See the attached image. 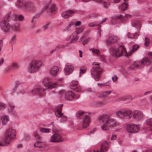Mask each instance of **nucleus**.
Segmentation results:
<instances>
[{
  "mask_svg": "<svg viewBox=\"0 0 152 152\" xmlns=\"http://www.w3.org/2000/svg\"><path fill=\"white\" fill-rule=\"evenodd\" d=\"M118 39V38L117 36H111L106 41L107 45H111L110 51L111 54L116 58L121 56L123 52H126L124 46L118 45L117 42Z\"/></svg>",
  "mask_w": 152,
  "mask_h": 152,
  "instance_id": "obj_1",
  "label": "nucleus"
},
{
  "mask_svg": "<svg viewBox=\"0 0 152 152\" xmlns=\"http://www.w3.org/2000/svg\"><path fill=\"white\" fill-rule=\"evenodd\" d=\"M42 83L43 86L47 87V88H43V89L40 88H35L34 90H32L31 92L32 93L34 92V94L38 95H44L45 94L44 91L46 90L47 89L54 88L57 85V83L56 82L51 84V80L48 78H45L44 80Z\"/></svg>",
  "mask_w": 152,
  "mask_h": 152,
  "instance_id": "obj_2",
  "label": "nucleus"
},
{
  "mask_svg": "<svg viewBox=\"0 0 152 152\" xmlns=\"http://www.w3.org/2000/svg\"><path fill=\"white\" fill-rule=\"evenodd\" d=\"M99 118L100 121L102 120L104 123H105L109 126L113 127L118 125V123L115 119L109 115L103 114Z\"/></svg>",
  "mask_w": 152,
  "mask_h": 152,
  "instance_id": "obj_3",
  "label": "nucleus"
},
{
  "mask_svg": "<svg viewBox=\"0 0 152 152\" xmlns=\"http://www.w3.org/2000/svg\"><path fill=\"white\" fill-rule=\"evenodd\" d=\"M42 62L39 61L34 60L30 63L28 70L30 72H34L38 70L42 66Z\"/></svg>",
  "mask_w": 152,
  "mask_h": 152,
  "instance_id": "obj_4",
  "label": "nucleus"
},
{
  "mask_svg": "<svg viewBox=\"0 0 152 152\" xmlns=\"http://www.w3.org/2000/svg\"><path fill=\"white\" fill-rule=\"evenodd\" d=\"M132 111L129 109L122 110L115 112L116 115L119 117L130 119L132 118Z\"/></svg>",
  "mask_w": 152,
  "mask_h": 152,
  "instance_id": "obj_5",
  "label": "nucleus"
},
{
  "mask_svg": "<svg viewBox=\"0 0 152 152\" xmlns=\"http://www.w3.org/2000/svg\"><path fill=\"white\" fill-rule=\"evenodd\" d=\"M132 26L135 27L138 29V32L135 33V34L131 33L128 32L127 34V36L129 38L136 39L140 35L139 31L140 29L141 25L139 21H135L132 23Z\"/></svg>",
  "mask_w": 152,
  "mask_h": 152,
  "instance_id": "obj_6",
  "label": "nucleus"
},
{
  "mask_svg": "<svg viewBox=\"0 0 152 152\" xmlns=\"http://www.w3.org/2000/svg\"><path fill=\"white\" fill-rule=\"evenodd\" d=\"M102 69L99 66H95L91 70V75L96 81H98L100 78L99 75L102 71Z\"/></svg>",
  "mask_w": 152,
  "mask_h": 152,
  "instance_id": "obj_7",
  "label": "nucleus"
},
{
  "mask_svg": "<svg viewBox=\"0 0 152 152\" xmlns=\"http://www.w3.org/2000/svg\"><path fill=\"white\" fill-rule=\"evenodd\" d=\"M0 27L2 30L5 33L9 32L11 28L10 24L4 20L0 21Z\"/></svg>",
  "mask_w": 152,
  "mask_h": 152,
  "instance_id": "obj_8",
  "label": "nucleus"
},
{
  "mask_svg": "<svg viewBox=\"0 0 152 152\" xmlns=\"http://www.w3.org/2000/svg\"><path fill=\"white\" fill-rule=\"evenodd\" d=\"M50 141L53 142H60L63 141L64 139L59 133H56L51 136Z\"/></svg>",
  "mask_w": 152,
  "mask_h": 152,
  "instance_id": "obj_9",
  "label": "nucleus"
},
{
  "mask_svg": "<svg viewBox=\"0 0 152 152\" xmlns=\"http://www.w3.org/2000/svg\"><path fill=\"white\" fill-rule=\"evenodd\" d=\"M60 93L61 94H64L65 98L68 100H72L73 99H76L75 94L72 91H69L65 93L64 91H61Z\"/></svg>",
  "mask_w": 152,
  "mask_h": 152,
  "instance_id": "obj_10",
  "label": "nucleus"
},
{
  "mask_svg": "<svg viewBox=\"0 0 152 152\" xmlns=\"http://www.w3.org/2000/svg\"><path fill=\"white\" fill-rule=\"evenodd\" d=\"M126 130L128 132L135 133L139 131V127L138 126L133 124H128L127 126Z\"/></svg>",
  "mask_w": 152,
  "mask_h": 152,
  "instance_id": "obj_11",
  "label": "nucleus"
},
{
  "mask_svg": "<svg viewBox=\"0 0 152 152\" xmlns=\"http://www.w3.org/2000/svg\"><path fill=\"white\" fill-rule=\"evenodd\" d=\"M132 118L137 121H139L142 119L143 116V113L138 110L132 111Z\"/></svg>",
  "mask_w": 152,
  "mask_h": 152,
  "instance_id": "obj_12",
  "label": "nucleus"
},
{
  "mask_svg": "<svg viewBox=\"0 0 152 152\" xmlns=\"http://www.w3.org/2000/svg\"><path fill=\"white\" fill-rule=\"evenodd\" d=\"M15 132L14 129L11 128H8L6 130L5 136L11 140L15 137Z\"/></svg>",
  "mask_w": 152,
  "mask_h": 152,
  "instance_id": "obj_13",
  "label": "nucleus"
},
{
  "mask_svg": "<svg viewBox=\"0 0 152 152\" xmlns=\"http://www.w3.org/2000/svg\"><path fill=\"white\" fill-rule=\"evenodd\" d=\"M148 55L149 58L145 57L144 58L141 60L140 62L141 64L145 65H148L152 62V53L151 52H149Z\"/></svg>",
  "mask_w": 152,
  "mask_h": 152,
  "instance_id": "obj_14",
  "label": "nucleus"
},
{
  "mask_svg": "<svg viewBox=\"0 0 152 152\" xmlns=\"http://www.w3.org/2000/svg\"><path fill=\"white\" fill-rule=\"evenodd\" d=\"M10 140H11L5 136L0 138V147L8 146L10 144Z\"/></svg>",
  "mask_w": 152,
  "mask_h": 152,
  "instance_id": "obj_15",
  "label": "nucleus"
},
{
  "mask_svg": "<svg viewBox=\"0 0 152 152\" xmlns=\"http://www.w3.org/2000/svg\"><path fill=\"white\" fill-rule=\"evenodd\" d=\"M78 82L76 81H73L70 83V88L72 90L77 92H79L81 90V87L78 85Z\"/></svg>",
  "mask_w": 152,
  "mask_h": 152,
  "instance_id": "obj_16",
  "label": "nucleus"
},
{
  "mask_svg": "<svg viewBox=\"0 0 152 152\" xmlns=\"http://www.w3.org/2000/svg\"><path fill=\"white\" fill-rule=\"evenodd\" d=\"M25 0H17L15 3V6L18 8H23L26 9V2Z\"/></svg>",
  "mask_w": 152,
  "mask_h": 152,
  "instance_id": "obj_17",
  "label": "nucleus"
},
{
  "mask_svg": "<svg viewBox=\"0 0 152 152\" xmlns=\"http://www.w3.org/2000/svg\"><path fill=\"white\" fill-rule=\"evenodd\" d=\"M75 13V12L73 10H66L62 13L61 16L64 18H67L72 16Z\"/></svg>",
  "mask_w": 152,
  "mask_h": 152,
  "instance_id": "obj_18",
  "label": "nucleus"
},
{
  "mask_svg": "<svg viewBox=\"0 0 152 152\" xmlns=\"http://www.w3.org/2000/svg\"><path fill=\"white\" fill-rule=\"evenodd\" d=\"M90 121L91 119L90 117L88 115H86L83 120V128L87 127L89 125Z\"/></svg>",
  "mask_w": 152,
  "mask_h": 152,
  "instance_id": "obj_19",
  "label": "nucleus"
},
{
  "mask_svg": "<svg viewBox=\"0 0 152 152\" xmlns=\"http://www.w3.org/2000/svg\"><path fill=\"white\" fill-rule=\"evenodd\" d=\"M140 47L138 45H134L132 46V48L131 50L128 53H127V51L126 50V51H124L123 52V53H125V56L126 57H128L129 56L131 55L133 53L135 52L137 49H138Z\"/></svg>",
  "mask_w": 152,
  "mask_h": 152,
  "instance_id": "obj_20",
  "label": "nucleus"
},
{
  "mask_svg": "<svg viewBox=\"0 0 152 152\" xmlns=\"http://www.w3.org/2000/svg\"><path fill=\"white\" fill-rule=\"evenodd\" d=\"M19 65L18 63L16 62L12 63L11 65L6 67L5 68L6 71H7L12 69H17L19 68Z\"/></svg>",
  "mask_w": 152,
  "mask_h": 152,
  "instance_id": "obj_21",
  "label": "nucleus"
},
{
  "mask_svg": "<svg viewBox=\"0 0 152 152\" xmlns=\"http://www.w3.org/2000/svg\"><path fill=\"white\" fill-rule=\"evenodd\" d=\"M74 70L73 66L70 65H66L64 70L65 73L67 75H69Z\"/></svg>",
  "mask_w": 152,
  "mask_h": 152,
  "instance_id": "obj_22",
  "label": "nucleus"
},
{
  "mask_svg": "<svg viewBox=\"0 0 152 152\" xmlns=\"http://www.w3.org/2000/svg\"><path fill=\"white\" fill-rule=\"evenodd\" d=\"M58 71L59 69L58 67L56 66H54L50 69V74L53 76H56L57 75Z\"/></svg>",
  "mask_w": 152,
  "mask_h": 152,
  "instance_id": "obj_23",
  "label": "nucleus"
},
{
  "mask_svg": "<svg viewBox=\"0 0 152 152\" xmlns=\"http://www.w3.org/2000/svg\"><path fill=\"white\" fill-rule=\"evenodd\" d=\"M2 124L4 125H6L8 121H9L8 116L7 115H4L0 118Z\"/></svg>",
  "mask_w": 152,
  "mask_h": 152,
  "instance_id": "obj_24",
  "label": "nucleus"
},
{
  "mask_svg": "<svg viewBox=\"0 0 152 152\" xmlns=\"http://www.w3.org/2000/svg\"><path fill=\"white\" fill-rule=\"evenodd\" d=\"M108 144L105 141L104 143L102 144L101 146V152H105L107 151L108 149Z\"/></svg>",
  "mask_w": 152,
  "mask_h": 152,
  "instance_id": "obj_25",
  "label": "nucleus"
},
{
  "mask_svg": "<svg viewBox=\"0 0 152 152\" xmlns=\"http://www.w3.org/2000/svg\"><path fill=\"white\" fill-rule=\"evenodd\" d=\"M26 10H33L35 7V4L31 2H26Z\"/></svg>",
  "mask_w": 152,
  "mask_h": 152,
  "instance_id": "obj_26",
  "label": "nucleus"
},
{
  "mask_svg": "<svg viewBox=\"0 0 152 152\" xmlns=\"http://www.w3.org/2000/svg\"><path fill=\"white\" fill-rule=\"evenodd\" d=\"M100 1L99 2H96L103 4L104 7L105 8H107L110 5L109 1L108 0H100Z\"/></svg>",
  "mask_w": 152,
  "mask_h": 152,
  "instance_id": "obj_27",
  "label": "nucleus"
},
{
  "mask_svg": "<svg viewBox=\"0 0 152 152\" xmlns=\"http://www.w3.org/2000/svg\"><path fill=\"white\" fill-rule=\"evenodd\" d=\"M14 107L15 106L13 105L12 103H9L8 112L10 114L12 115H15L16 114L15 111L14 110Z\"/></svg>",
  "mask_w": 152,
  "mask_h": 152,
  "instance_id": "obj_28",
  "label": "nucleus"
},
{
  "mask_svg": "<svg viewBox=\"0 0 152 152\" xmlns=\"http://www.w3.org/2000/svg\"><path fill=\"white\" fill-rule=\"evenodd\" d=\"M128 6V4L126 2H124L119 7L120 9L122 11H124L127 8Z\"/></svg>",
  "mask_w": 152,
  "mask_h": 152,
  "instance_id": "obj_29",
  "label": "nucleus"
},
{
  "mask_svg": "<svg viewBox=\"0 0 152 152\" xmlns=\"http://www.w3.org/2000/svg\"><path fill=\"white\" fill-rule=\"evenodd\" d=\"M139 66L140 65L137 63L134 62V63L132 64L128 68L131 69L133 70L135 68H139Z\"/></svg>",
  "mask_w": 152,
  "mask_h": 152,
  "instance_id": "obj_30",
  "label": "nucleus"
},
{
  "mask_svg": "<svg viewBox=\"0 0 152 152\" xmlns=\"http://www.w3.org/2000/svg\"><path fill=\"white\" fill-rule=\"evenodd\" d=\"M130 17V15L128 14H124V15H120L117 16L116 18L117 19H120L121 20H123L124 18H129Z\"/></svg>",
  "mask_w": 152,
  "mask_h": 152,
  "instance_id": "obj_31",
  "label": "nucleus"
},
{
  "mask_svg": "<svg viewBox=\"0 0 152 152\" xmlns=\"http://www.w3.org/2000/svg\"><path fill=\"white\" fill-rule=\"evenodd\" d=\"M12 30L15 32H18L20 30L19 25L17 24H14L11 26Z\"/></svg>",
  "mask_w": 152,
  "mask_h": 152,
  "instance_id": "obj_32",
  "label": "nucleus"
},
{
  "mask_svg": "<svg viewBox=\"0 0 152 152\" xmlns=\"http://www.w3.org/2000/svg\"><path fill=\"white\" fill-rule=\"evenodd\" d=\"M16 41V35H14L13 37L11 38L9 41V43L11 44V45L13 46V45L14 44Z\"/></svg>",
  "mask_w": 152,
  "mask_h": 152,
  "instance_id": "obj_33",
  "label": "nucleus"
},
{
  "mask_svg": "<svg viewBox=\"0 0 152 152\" xmlns=\"http://www.w3.org/2000/svg\"><path fill=\"white\" fill-rule=\"evenodd\" d=\"M85 113L86 112L83 111H77L76 113V117L77 118L80 117Z\"/></svg>",
  "mask_w": 152,
  "mask_h": 152,
  "instance_id": "obj_34",
  "label": "nucleus"
},
{
  "mask_svg": "<svg viewBox=\"0 0 152 152\" xmlns=\"http://www.w3.org/2000/svg\"><path fill=\"white\" fill-rule=\"evenodd\" d=\"M112 91H104L102 93V95L104 97H106L108 95L110 94Z\"/></svg>",
  "mask_w": 152,
  "mask_h": 152,
  "instance_id": "obj_35",
  "label": "nucleus"
},
{
  "mask_svg": "<svg viewBox=\"0 0 152 152\" xmlns=\"http://www.w3.org/2000/svg\"><path fill=\"white\" fill-rule=\"evenodd\" d=\"M128 99V98L127 96H125L122 97H120L118 98H117L116 101H125Z\"/></svg>",
  "mask_w": 152,
  "mask_h": 152,
  "instance_id": "obj_36",
  "label": "nucleus"
},
{
  "mask_svg": "<svg viewBox=\"0 0 152 152\" xmlns=\"http://www.w3.org/2000/svg\"><path fill=\"white\" fill-rule=\"evenodd\" d=\"M83 28L82 27H78L76 28L75 32L77 34H78L83 31Z\"/></svg>",
  "mask_w": 152,
  "mask_h": 152,
  "instance_id": "obj_37",
  "label": "nucleus"
},
{
  "mask_svg": "<svg viewBox=\"0 0 152 152\" xmlns=\"http://www.w3.org/2000/svg\"><path fill=\"white\" fill-rule=\"evenodd\" d=\"M56 4H53L50 7V10L52 14L55 11L56 9Z\"/></svg>",
  "mask_w": 152,
  "mask_h": 152,
  "instance_id": "obj_38",
  "label": "nucleus"
},
{
  "mask_svg": "<svg viewBox=\"0 0 152 152\" xmlns=\"http://www.w3.org/2000/svg\"><path fill=\"white\" fill-rule=\"evenodd\" d=\"M55 114L56 116L58 118H60L63 115V113H61V111H55Z\"/></svg>",
  "mask_w": 152,
  "mask_h": 152,
  "instance_id": "obj_39",
  "label": "nucleus"
},
{
  "mask_svg": "<svg viewBox=\"0 0 152 152\" xmlns=\"http://www.w3.org/2000/svg\"><path fill=\"white\" fill-rule=\"evenodd\" d=\"M88 26L90 27H93L94 26H97L98 27H100L101 25L100 24H98L96 22H94L93 23H91L89 24Z\"/></svg>",
  "mask_w": 152,
  "mask_h": 152,
  "instance_id": "obj_40",
  "label": "nucleus"
},
{
  "mask_svg": "<svg viewBox=\"0 0 152 152\" xmlns=\"http://www.w3.org/2000/svg\"><path fill=\"white\" fill-rule=\"evenodd\" d=\"M40 131L42 133H49L50 132V129H48L41 128L40 129Z\"/></svg>",
  "mask_w": 152,
  "mask_h": 152,
  "instance_id": "obj_41",
  "label": "nucleus"
},
{
  "mask_svg": "<svg viewBox=\"0 0 152 152\" xmlns=\"http://www.w3.org/2000/svg\"><path fill=\"white\" fill-rule=\"evenodd\" d=\"M108 126H107V125L105 123H104V124L101 126L102 129L103 130H109V128Z\"/></svg>",
  "mask_w": 152,
  "mask_h": 152,
  "instance_id": "obj_42",
  "label": "nucleus"
},
{
  "mask_svg": "<svg viewBox=\"0 0 152 152\" xmlns=\"http://www.w3.org/2000/svg\"><path fill=\"white\" fill-rule=\"evenodd\" d=\"M149 44V39L147 37H145V39L144 45L148 46Z\"/></svg>",
  "mask_w": 152,
  "mask_h": 152,
  "instance_id": "obj_43",
  "label": "nucleus"
},
{
  "mask_svg": "<svg viewBox=\"0 0 152 152\" xmlns=\"http://www.w3.org/2000/svg\"><path fill=\"white\" fill-rule=\"evenodd\" d=\"M90 51H92L93 53L96 54H99V50L98 49H95L94 48H91L90 49Z\"/></svg>",
  "mask_w": 152,
  "mask_h": 152,
  "instance_id": "obj_44",
  "label": "nucleus"
},
{
  "mask_svg": "<svg viewBox=\"0 0 152 152\" xmlns=\"http://www.w3.org/2000/svg\"><path fill=\"white\" fill-rule=\"evenodd\" d=\"M49 24V23H47L42 26V28L44 30H45L48 28Z\"/></svg>",
  "mask_w": 152,
  "mask_h": 152,
  "instance_id": "obj_45",
  "label": "nucleus"
},
{
  "mask_svg": "<svg viewBox=\"0 0 152 152\" xmlns=\"http://www.w3.org/2000/svg\"><path fill=\"white\" fill-rule=\"evenodd\" d=\"M63 106V104L59 105L56 109V111H61L62 110V107Z\"/></svg>",
  "mask_w": 152,
  "mask_h": 152,
  "instance_id": "obj_46",
  "label": "nucleus"
},
{
  "mask_svg": "<svg viewBox=\"0 0 152 152\" xmlns=\"http://www.w3.org/2000/svg\"><path fill=\"white\" fill-rule=\"evenodd\" d=\"M146 123L147 125L152 126V118H150L147 120Z\"/></svg>",
  "mask_w": 152,
  "mask_h": 152,
  "instance_id": "obj_47",
  "label": "nucleus"
},
{
  "mask_svg": "<svg viewBox=\"0 0 152 152\" xmlns=\"http://www.w3.org/2000/svg\"><path fill=\"white\" fill-rule=\"evenodd\" d=\"M73 25V23L70 22L68 26H67L65 28V30L67 31L69 30L71 26Z\"/></svg>",
  "mask_w": 152,
  "mask_h": 152,
  "instance_id": "obj_48",
  "label": "nucleus"
},
{
  "mask_svg": "<svg viewBox=\"0 0 152 152\" xmlns=\"http://www.w3.org/2000/svg\"><path fill=\"white\" fill-rule=\"evenodd\" d=\"M49 7L48 4H47L42 9L41 12L43 13Z\"/></svg>",
  "mask_w": 152,
  "mask_h": 152,
  "instance_id": "obj_49",
  "label": "nucleus"
},
{
  "mask_svg": "<svg viewBox=\"0 0 152 152\" xmlns=\"http://www.w3.org/2000/svg\"><path fill=\"white\" fill-rule=\"evenodd\" d=\"M42 14V13L41 12L37 13V14H35L34 16L33 17V18H36L39 17L41 16Z\"/></svg>",
  "mask_w": 152,
  "mask_h": 152,
  "instance_id": "obj_50",
  "label": "nucleus"
},
{
  "mask_svg": "<svg viewBox=\"0 0 152 152\" xmlns=\"http://www.w3.org/2000/svg\"><path fill=\"white\" fill-rule=\"evenodd\" d=\"M42 142L37 141V147L39 148H41L42 147V146L41 143H42Z\"/></svg>",
  "mask_w": 152,
  "mask_h": 152,
  "instance_id": "obj_51",
  "label": "nucleus"
},
{
  "mask_svg": "<svg viewBox=\"0 0 152 152\" xmlns=\"http://www.w3.org/2000/svg\"><path fill=\"white\" fill-rule=\"evenodd\" d=\"M5 105L2 103L0 102V109H2L5 107Z\"/></svg>",
  "mask_w": 152,
  "mask_h": 152,
  "instance_id": "obj_52",
  "label": "nucleus"
},
{
  "mask_svg": "<svg viewBox=\"0 0 152 152\" xmlns=\"http://www.w3.org/2000/svg\"><path fill=\"white\" fill-rule=\"evenodd\" d=\"M117 79L118 77L116 75H114V77H112V79L114 82H116L117 80Z\"/></svg>",
  "mask_w": 152,
  "mask_h": 152,
  "instance_id": "obj_53",
  "label": "nucleus"
},
{
  "mask_svg": "<svg viewBox=\"0 0 152 152\" xmlns=\"http://www.w3.org/2000/svg\"><path fill=\"white\" fill-rule=\"evenodd\" d=\"M89 41V39L88 38L86 39H85L84 41L83 42V45H84L87 44L88 42Z\"/></svg>",
  "mask_w": 152,
  "mask_h": 152,
  "instance_id": "obj_54",
  "label": "nucleus"
},
{
  "mask_svg": "<svg viewBox=\"0 0 152 152\" xmlns=\"http://www.w3.org/2000/svg\"><path fill=\"white\" fill-rule=\"evenodd\" d=\"M107 83H99L97 84L98 86H109V85H107Z\"/></svg>",
  "mask_w": 152,
  "mask_h": 152,
  "instance_id": "obj_55",
  "label": "nucleus"
},
{
  "mask_svg": "<svg viewBox=\"0 0 152 152\" xmlns=\"http://www.w3.org/2000/svg\"><path fill=\"white\" fill-rule=\"evenodd\" d=\"M34 136L35 138L37 139H40V137L39 136L38 134L36 133H35L34 134Z\"/></svg>",
  "mask_w": 152,
  "mask_h": 152,
  "instance_id": "obj_56",
  "label": "nucleus"
},
{
  "mask_svg": "<svg viewBox=\"0 0 152 152\" xmlns=\"http://www.w3.org/2000/svg\"><path fill=\"white\" fill-rule=\"evenodd\" d=\"M24 19V17L22 15H19L18 17V19L20 21H22Z\"/></svg>",
  "mask_w": 152,
  "mask_h": 152,
  "instance_id": "obj_57",
  "label": "nucleus"
},
{
  "mask_svg": "<svg viewBox=\"0 0 152 152\" xmlns=\"http://www.w3.org/2000/svg\"><path fill=\"white\" fill-rule=\"evenodd\" d=\"M96 130V128H94L90 132V134H92L94 133Z\"/></svg>",
  "mask_w": 152,
  "mask_h": 152,
  "instance_id": "obj_58",
  "label": "nucleus"
},
{
  "mask_svg": "<svg viewBox=\"0 0 152 152\" xmlns=\"http://www.w3.org/2000/svg\"><path fill=\"white\" fill-rule=\"evenodd\" d=\"M152 92V91H148L144 93V95H147L150 94Z\"/></svg>",
  "mask_w": 152,
  "mask_h": 152,
  "instance_id": "obj_59",
  "label": "nucleus"
},
{
  "mask_svg": "<svg viewBox=\"0 0 152 152\" xmlns=\"http://www.w3.org/2000/svg\"><path fill=\"white\" fill-rule=\"evenodd\" d=\"M100 57L102 59V61H104L105 60V57L104 55H100Z\"/></svg>",
  "mask_w": 152,
  "mask_h": 152,
  "instance_id": "obj_60",
  "label": "nucleus"
},
{
  "mask_svg": "<svg viewBox=\"0 0 152 152\" xmlns=\"http://www.w3.org/2000/svg\"><path fill=\"white\" fill-rule=\"evenodd\" d=\"M116 135L115 134H113L111 137L112 140H114L116 139Z\"/></svg>",
  "mask_w": 152,
  "mask_h": 152,
  "instance_id": "obj_61",
  "label": "nucleus"
},
{
  "mask_svg": "<svg viewBox=\"0 0 152 152\" xmlns=\"http://www.w3.org/2000/svg\"><path fill=\"white\" fill-rule=\"evenodd\" d=\"M86 71V70L85 69H80V73H84Z\"/></svg>",
  "mask_w": 152,
  "mask_h": 152,
  "instance_id": "obj_62",
  "label": "nucleus"
},
{
  "mask_svg": "<svg viewBox=\"0 0 152 152\" xmlns=\"http://www.w3.org/2000/svg\"><path fill=\"white\" fill-rule=\"evenodd\" d=\"M81 23L80 21H77L75 23V25L76 26H79L81 25Z\"/></svg>",
  "mask_w": 152,
  "mask_h": 152,
  "instance_id": "obj_63",
  "label": "nucleus"
},
{
  "mask_svg": "<svg viewBox=\"0 0 152 152\" xmlns=\"http://www.w3.org/2000/svg\"><path fill=\"white\" fill-rule=\"evenodd\" d=\"M4 60V58H2L0 60V65H1L3 63Z\"/></svg>",
  "mask_w": 152,
  "mask_h": 152,
  "instance_id": "obj_64",
  "label": "nucleus"
}]
</instances>
